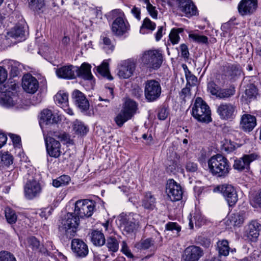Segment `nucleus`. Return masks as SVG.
I'll return each mask as SVG.
<instances>
[{
	"label": "nucleus",
	"mask_w": 261,
	"mask_h": 261,
	"mask_svg": "<svg viewBox=\"0 0 261 261\" xmlns=\"http://www.w3.org/2000/svg\"><path fill=\"white\" fill-rule=\"evenodd\" d=\"M94 203L89 199H82L76 201L74 213H68L62 220L59 230L68 239H71L76 232L80 218L91 217L95 208Z\"/></svg>",
	"instance_id": "nucleus-1"
},
{
	"label": "nucleus",
	"mask_w": 261,
	"mask_h": 261,
	"mask_svg": "<svg viewBox=\"0 0 261 261\" xmlns=\"http://www.w3.org/2000/svg\"><path fill=\"white\" fill-rule=\"evenodd\" d=\"M207 163L210 172L217 177H226L231 169L228 159L220 154L212 156Z\"/></svg>",
	"instance_id": "nucleus-2"
},
{
	"label": "nucleus",
	"mask_w": 261,
	"mask_h": 261,
	"mask_svg": "<svg viewBox=\"0 0 261 261\" xmlns=\"http://www.w3.org/2000/svg\"><path fill=\"white\" fill-rule=\"evenodd\" d=\"M138 103L130 99L125 101L120 112L114 118L117 126L122 127L129 120L132 119L137 113L138 109Z\"/></svg>",
	"instance_id": "nucleus-3"
},
{
	"label": "nucleus",
	"mask_w": 261,
	"mask_h": 261,
	"mask_svg": "<svg viewBox=\"0 0 261 261\" xmlns=\"http://www.w3.org/2000/svg\"><path fill=\"white\" fill-rule=\"evenodd\" d=\"M192 115L200 122L209 123L212 120L210 108L201 97L196 98L192 109Z\"/></svg>",
	"instance_id": "nucleus-4"
},
{
	"label": "nucleus",
	"mask_w": 261,
	"mask_h": 261,
	"mask_svg": "<svg viewBox=\"0 0 261 261\" xmlns=\"http://www.w3.org/2000/svg\"><path fill=\"white\" fill-rule=\"evenodd\" d=\"M26 181L23 187L24 195L26 199L32 200L39 197L42 192L40 183L35 177L33 172L24 176Z\"/></svg>",
	"instance_id": "nucleus-5"
},
{
	"label": "nucleus",
	"mask_w": 261,
	"mask_h": 261,
	"mask_svg": "<svg viewBox=\"0 0 261 261\" xmlns=\"http://www.w3.org/2000/svg\"><path fill=\"white\" fill-rule=\"evenodd\" d=\"M163 54L160 49L145 51L140 59V62L147 68L157 69L163 63Z\"/></svg>",
	"instance_id": "nucleus-6"
},
{
	"label": "nucleus",
	"mask_w": 261,
	"mask_h": 261,
	"mask_svg": "<svg viewBox=\"0 0 261 261\" xmlns=\"http://www.w3.org/2000/svg\"><path fill=\"white\" fill-rule=\"evenodd\" d=\"M162 87L160 82L155 80H148L144 83V95L149 102L159 99L161 95Z\"/></svg>",
	"instance_id": "nucleus-7"
},
{
	"label": "nucleus",
	"mask_w": 261,
	"mask_h": 261,
	"mask_svg": "<svg viewBox=\"0 0 261 261\" xmlns=\"http://www.w3.org/2000/svg\"><path fill=\"white\" fill-rule=\"evenodd\" d=\"M217 112L221 120L231 121L236 118L238 111L236 105L222 102L217 107Z\"/></svg>",
	"instance_id": "nucleus-8"
},
{
	"label": "nucleus",
	"mask_w": 261,
	"mask_h": 261,
	"mask_svg": "<svg viewBox=\"0 0 261 261\" xmlns=\"http://www.w3.org/2000/svg\"><path fill=\"white\" fill-rule=\"evenodd\" d=\"M218 191L222 194L229 207L236 205L238 200L237 192L231 185L224 184L217 187Z\"/></svg>",
	"instance_id": "nucleus-9"
},
{
	"label": "nucleus",
	"mask_w": 261,
	"mask_h": 261,
	"mask_svg": "<svg viewBox=\"0 0 261 261\" xmlns=\"http://www.w3.org/2000/svg\"><path fill=\"white\" fill-rule=\"evenodd\" d=\"M163 238L160 233L156 231L154 236L146 239H141L135 245V247L139 250H146L152 246H161Z\"/></svg>",
	"instance_id": "nucleus-10"
},
{
	"label": "nucleus",
	"mask_w": 261,
	"mask_h": 261,
	"mask_svg": "<svg viewBox=\"0 0 261 261\" xmlns=\"http://www.w3.org/2000/svg\"><path fill=\"white\" fill-rule=\"evenodd\" d=\"M139 216L136 214H130L122 218L121 225L123 231L127 233L136 232L139 227Z\"/></svg>",
	"instance_id": "nucleus-11"
},
{
	"label": "nucleus",
	"mask_w": 261,
	"mask_h": 261,
	"mask_svg": "<svg viewBox=\"0 0 261 261\" xmlns=\"http://www.w3.org/2000/svg\"><path fill=\"white\" fill-rule=\"evenodd\" d=\"M258 155L254 153L244 154L241 158L234 160L233 167L239 171H248L251 163L257 159Z\"/></svg>",
	"instance_id": "nucleus-12"
},
{
	"label": "nucleus",
	"mask_w": 261,
	"mask_h": 261,
	"mask_svg": "<svg viewBox=\"0 0 261 261\" xmlns=\"http://www.w3.org/2000/svg\"><path fill=\"white\" fill-rule=\"evenodd\" d=\"M166 192L172 201L180 200L182 197V190L180 185L173 179H169L167 183Z\"/></svg>",
	"instance_id": "nucleus-13"
},
{
	"label": "nucleus",
	"mask_w": 261,
	"mask_h": 261,
	"mask_svg": "<svg viewBox=\"0 0 261 261\" xmlns=\"http://www.w3.org/2000/svg\"><path fill=\"white\" fill-rule=\"evenodd\" d=\"M0 106L6 108H10L15 106L18 102L19 97L16 91L7 90L0 92Z\"/></svg>",
	"instance_id": "nucleus-14"
},
{
	"label": "nucleus",
	"mask_w": 261,
	"mask_h": 261,
	"mask_svg": "<svg viewBox=\"0 0 261 261\" xmlns=\"http://www.w3.org/2000/svg\"><path fill=\"white\" fill-rule=\"evenodd\" d=\"M136 67L133 60L128 59L122 61L118 65V75L122 79H128L133 75Z\"/></svg>",
	"instance_id": "nucleus-15"
},
{
	"label": "nucleus",
	"mask_w": 261,
	"mask_h": 261,
	"mask_svg": "<svg viewBox=\"0 0 261 261\" xmlns=\"http://www.w3.org/2000/svg\"><path fill=\"white\" fill-rule=\"evenodd\" d=\"M45 143L47 154L51 157L58 158L62 153L60 142L53 137H46Z\"/></svg>",
	"instance_id": "nucleus-16"
},
{
	"label": "nucleus",
	"mask_w": 261,
	"mask_h": 261,
	"mask_svg": "<svg viewBox=\"0 0 261 261\" xmlns=\"http://www.w3.org/2000/svg\"><path fill=\"white\" fill-rule=\"evenodd\" d=\"M57 76L60 79L73 80L77 77V66L73 65L63 66L55 68Z\"/></svg>",
	"instance_id": "nucleus-17"
},
{
	"label": "nucleus",
	"mask_w": 261,
	"mask_h": 261,
	"mask_svg": "<svg viewBox=\"0 0 261 261\" xmlns=\"http://www.w3.org/2000/svg\"><path fill=\"white\" fill-rule=\"evenodd\" d=\"M204 255L203 249L199 246L191 245L186 248L182 255L184 261H199Z\"/></svg>",
	"instance_id": "nucleus-18"
},
{
	"label": "nucleus",
	"mask_w": 261,
	"mask_h": 261,
	"mask_svg": "<svg viewBox=\"0 0 261 261\" xmlns=\"http://www.w3.org/2000/svg\"><path fill=\"white\" fill-rule=\"evenodd\" d=\"M257 7V0H241L238 9L239 13L242 15H250L253 14Z\"/></svg>",
	"instance_id": "nucleus-19"
},
{
	"label": "nucleus",
	"mask_w": 261,
	"mask_h": 261,
	"mask_svg": "<svg viewBox=\"0 0 261 261\" xmlns=\"http://www.w3.org/2000/svg\"><path fill=\"white\" fill-rule=\"evenodd\" d=\"M22 87L26 92L34 94L38 89L39 82L31 74H27L22 79Z\"/></svg>",
	"instance_id": "nucleus-20"
},
{
	"label": "nucleus",
	"mask_w": 261,
	"mask_h": 261,
	"mask_svg": "<svg viewBox=\"0 0 261 261\" xmlns=\"http://www.w3.org/2000/svg\"><path fill=\"white\" fill-rule=\"evenodd\" d=\"M72 98L75 105L81 112H86L89 108V102L85 95L78 90L72 93Z\"/></svg>",
	"instance_id": "nucleus-21"
},
{
	"label": "nucleus",
	"mask_w": 261,
	"mask_h": 261,
	"mask_svg": "<svg viewBox=\"0 0 261 261\" xmlns=\"http://www.w3.org/2000/svg\"><path fill=\"white\" fill-rule=\"evenodd\" d=\"M71 249L75 255L80 257L86 256L89 252L87 244L79 239H74L72 240Z\"/></svg>",
	"instance_id": "nucleus-22"
},
{
	"label": "nucleus",
	"mask_w": 261,
	"mask_h": 261,
	"mask_svg": "<svg viewBox=\"0 0 261 261\" xmlns=\"http://www.w3.org/2000/svg\"><path fill=\"white\" fill-rule=\"evenodd\" d=\"M256 125V117L249 114L245 113L241 117L240 126L245 132H251Z\"/></svg>",
	"instance_id": "nucleus-23"
},
{
	"label": "nucleus",
	"mask_w": 261,
	"mask_h": 261,
	"mask_svg": "<svg viewBox=\"0 0 261 261\" xmlns=\"http://www.w3.org/2000/svg\"><path fill=\"white\" fill-rule=\"evenodd\" d=\"M111 30L113 34L117 36H122L129 30V25L125 18L120 20L114 21Z\"/></svg>",
	"instance_id": "nucleus-24"
},
{
	"label": "nucleus",
	"mask_w": 261,
	"mask_h": 261,
	"mask_svg": "<svg viewBox=\"0 0 261 261\" xmlns=\"http://www.w3.org/2000/svg\"><path fill=\"white\" fill-rule=\"evenodd\" d=\"M189 220V226L190 229L194 228V224L196 226L200 227L205 224L206 220L202 215L201 212L195 210L194 213H190L188 217Z\"/></svg>",
	"instance_id": "nucleus-25"
},
{
	"label": "nucleus",
	"mask_w": 261,
	"mask_h": 261,
	"mask_svg": "<svg viewBox=\"0 0 261 261\" xmlns=\"http://www.w3.org/2000/svg\"><path fill=\"white\" fill-rule=\"evenodd\" d=\"M178 3L180 9L185 13L187 16L189 17L197 14V8L191 0H179Z\"/></svg>",
	"instance_id": "nucleus-26"
},
{
	"label": "nucleus",
	"mask_w": 261,
	"mask_h": 261,
	"mask_svg": "<svg viewBox=\"0 0 261 261\" xmlns=\"http://www.w3.org/2000/svg\"><path fill=\"white\" fill-rule=\"evenodd\" d=\"M224 74L228 79L236 80L242 73L240 66L238 64H228L224 67Z\"/></svg>",
	"instance_id": "nucleus-27"
},
{
	"label": "nucleus",
	"mask_w": 261,
	"mask_h": 261,
	"mask_svg": "<svg viewBox=\"0 0 261 261\" xmlns=\"http://www.w3.org/2000/svg\"><path fill=\"white\" fill-rule=\"evenodd\" d=\"M79 70L77 71V77L82 78L84 80H91L93 78L91 73V65L87 63H83L80 67L77 66Z\"/></svg>",
	"instance_id": "nucleus-28"
},
{
	"label": "nucleus",
	"mask_w": 261,
	"mask_h": 261,
	"mask_svg": "<svg viewBox=\"0 0 261 261\" xmlns=\"http://www.w3.org/2000/svg\"><path fill=\"white\" fill-rule=\"evenodd\" d=\"M216 250L219 258L221 256H228L230 250L228 241L226 239L219 240L217 243Z\"/></svg>",
	"instance_id": "nucleus-29"
},
{
	"label": "nucleus",
	"mask_w": 261,
	"mask_h": 261,
	"mask_svg": "<svg viewBox=\"0 0 261 261\" xmlns=\"http://www.w3.org/2000/svg\"><path fill=\"white\" fill-rule=\"evenodd\" d=\"M260 225L256 221H252L248 226V238L252 241H255L259 236Z\"/></svg>",
	"instance_id": "nucleus-30"
},
{
	"label": "nucleus",
	"mask_w": 261,
	"mask_h": 261,
	"mask_svg": "<svg viewBox=\"0 0 261 261\" xmlns=\"http://www.w3.org/2000/svg\"><path fill=\"white\" fill-rule=\"evenodd\" d=\"M24 27L21 25L17 24L7 33V35L8 37L16 39L24 40Z\"/></svg>",
	"instance_id": "nucleus-31"
},
{
	"label": "nucleus",
	"mask_w": 261,
	"mask_h": 261,
	"mask_svg": "<svg viewBox=\"0 0 261 261\" xmlns=\"http://www.w3.org/2000/svg\"><path fill=\"white\" fill-rule=\"evenodd\" d=\"M96 71L99 75L106 78L109 81H111L113 79V76L110 74L109 68V63L107 60H104L99 66L96 67Z\"/></svg>",
	"instance_id": "nucleus-32"
},
{
	"label": "nucleus",
	"mask_w": 261,
	"mask_h": 261,
	"mask_svg": "<svg viewBox=\"0 0 261 261\" xmlns=\"http://www.w3.org/2000/svg\"><path fill=\"white\" fill-rule=\"evenodd\" d=\"M258 95V89L255 85L249 84L247 86L245 91V98L249 102L257 98Z\"/></svg>",
	"instance_id": "nucleus-33"
},
{
	"label": "nucleus",
	"mask_w": 261,
	"mask_h": 261,
	"mask_svg": "<svg viewBox=\"0 0 261 261\" xmlns=\"http://www.w3.org/2000/svg\"><path fill=\"white\" fill-rule=\"evenodd\" d=\"M53 116L52 112L50 110H43L40 113V123H44L45 124L56 123L57 120L55 117Z\"/></svg>",
	"instance_id": "nucleus-34"
},
{
	"label": "nucleus",
	"mask_w": 261,
	"mask_h": 261,
	"mask_svg": "<svg viewBox=\"0 0 261 261\" xmlns=\"http://www.w3.org/2000/svg\"><path fill=\"white\" fill-rule=\"evenodd\" d=\"M91 241L97 246H101L106 243L104 234L100 231L93 230L91 233Z\"/></svg>",
	"instance_id": "nucleus-35"
},
{
	"label": "nucleus",
	"mask_w": 261,
	"mask_h": 261,
	"mask_svg": "<svg viewBox=\"0 0 261 261\" xmlns=\"http://www.w3.org/2000/svg\"><path fill=\"white\" fill-rule=\"evenodd\" d=\"M29 7L34 12L40 14L43 12L45 4L44 0H28Z\"/></svg>",
	"instance_id": "nucleus-36"
},
{
	"label": "nucleus",
	"mask_w": 261,
	"mask_h": 261,
	"mask_svg": "<svg viewBox=\"0 0 261 261\" xmlns=\"http://www.w3.org/2000/svg\"><path fill=\"white\" fill-rule=\"evenodd\" d=\"M142 205L146 209L153 210L155 206V199L150 192L146 193Z\"/></svg>",
	"instance_id": "nucleus-37"
},
{
	"label": "nucleus",
	"mask_w": 261,
	"mask_h": 261,
	"mask_svg": "<svg viewBox=\"0 0 261 261\" xmlns=\"http://www.w3.org/2000/svg\"><path fill=\"white\" fill-rule=\"evenodd\" d=\"M57 105L61 108H66L68 104V95L65 93H58L54 97Z\"/></svg>",
	"instance_id": "nucleus-38"
},
{
	"label": "nucleus",
	"mask_w": 261,
	"mask_h": 261,
	"mask_svg": "<svg viewBox=\"0 0 261 261\" xmlns=\"http://www.w3.org/2000/svg\"><path fill=\"white\" fill-rule=\"evenodd\" d=\"M235 93V88L232 86H230L228 88H220L219 93L218 94L217 98L226 99L234 95Z\"/></svg>",
	"instance_id": "nucleus-39"
},
{
	"label": "nucleus",
	"mask_w": 261,
	"mask_h": 261,
	"mask_svg": "<svg viewBox=\"0 0 261 261\" xmlns=\"http://www.w3.org/2000/svg\"><path fill=\"white\" fill-rule=\"evenodd\" d=\"M184 32L182 28H173L169 35V40L173 45L179 43L180 38L179 34Z\"/></svg>",
	"instance_id": "nucleus-40"
},
{
	"label": "nucleus",
	"mask_w": 261,
	"mask_h": 261,
	"mask_svg": "<svg viewBox=\"0 0 261 261\" xmlns=\"http://www.w3.org/2000/svg\"><path fill=\"white\" fill-rule=\"evenodd\" d=\"M71 180L70 177L67 175H63L53 180V185L56 188L65 186L69 184Z\"/></svg>",
	"instance_id": "nucleus-41"
},
{
	"label": "nucleus",
	"mask_w": 261,
	"mask_h": 261,
	"mask_svg": "<svg viewBox=\"0 0 261 261\" xmlns=\"http://www.w3.org/2000/svg\"><path fill=\"white\" fill-rule=\"evenodd\" d=\"M9 67L10 68V74L12 77L17 76L20 72V64L18 62L14 60H9L6 61Z\"/></svg>",
	"instance_id": "nucleus-42"
},
{
	"label": "nucleus",
	"mask_w": 261,
	"mask_h": 261,
	"mask_svg": "<svg viewBox=\"0 0 261 261\" xmlns=\"http://www.w3.org/2000/svg\"><path fill=\"white\" fill-rule=\"evenodd\" d=\"M155 27L156 24L154 22L151 21L148 18H145L143 21L140 32L144 34L145 33V29L153 31L155 30Z\"/></svg>",
	"instance_id": "nucleus-43"
},
{
	"label": "nucleus",
	"mask_w": 261,
	"mask_h": 261,
	"mask_svg": "<svg viewBox=\"0 0 261 261\" xmlns=\"http://www.w3.org/2000/svg\"><path fill=\"white\" fill-rule=\"evenodd\" d=\"M13 157L8 152L0 151V163L9 166L13 163Z\"/></svg>",
	"instance_id": "nucleus-44"
},
{
	"label": "nucleus",
	"mask_w": 261,
	"mask_h": 261,
	"mask_svg": "<svg viewBox=\"0 0 261 261\" xmlns=\"http://www.w3.org/2000/svg\"><path fill=\"white\" fill-rule=\"evenodd\" d=\"M230 223L234 226H240L244 222L243 213L241 212L233 214L230 216Z\"/></svg>",
	"instance_id": "nucleus-45"
},
{
	"label": "nucleus",
	"mask_w": 261,
	"mask_h": 261,
	"mask_svg": "<svg viewBox=\"0 0 261 261\" xmlns=\"http://www.w3.org/2000/svg\"><path fill=\"white\" fill-rule=\"evenodd\" d=\"M5 217L8 223L13 224L16 223L17 216L14 210L10 207H6L5 209Z\"/></svg>",
	"instance_id": "nucleus-46"
},
{
	"label": "nucleus",
	"mask_w": 261,
	"mask_h": 261,
	"mask_svg": "<svg viewBox=\"0 0 261 261\" xmlns=\"http://www.w3.org/2000/svg\"><path fill=\"white\" fill-rule=\"evenodd\" d=\"M7 71L4 68L0 66V92H5L7 90V86L5 84L7 79Z\"/></svg>",
	"instance_id": "nucleus-47"
},
{
	"label": "nucleus",
	"mask_w": 261,
	"mask_h": 261,
	"mask_svg": "<svg viewBox=\"0 0 261 261\" xmlns=\"http://www.w3.org/2000/svg\"><path fill=\"white\" fill-rule=\"evenodd\" d=\"M186 67L185 70V76L187 80V86H195L197 82V78L193 75L191 72L188 69L187 65H185Z\"/></svg>",
	"instance_id": "nucleus-48"
},
{
	"label": "nucleus",
	"mask_w": 261,
	"mask_h": 261,
	"mask_svg": "<svg viewBox=\"0 0 261 261\" xmlns=\"http://www.w3.org/2000/svg\"><path fill=\"white\" fill-rule=\"evenodd\" d=\"M106 246L109 251L116 252L119 248V244L115 238L110 237L107 239Z\"/></svg>",
	"instance_id": "nucleus-49"
},
{
	"label": "nucleus",
	"mask_w": 261,
	"mask_h": 261,
	"mask_svg": "<svg viewBox=\"0 0 261 261\" xmlns=\"http://www.w3.org/2000/svg\"><path fill=\"white\" fill-rule=\"evenodd\" d=\"M102 47L106 53H112L114 49V45L111 39L107 37H102Z\"/></svg>",
	"instance_id": "nucleus-50"
},
{
	"label": "nucleus",
	"mask_w": 261,
	"mask_h": 261,
	"mask_svg": "<svg viewBox=\"0 0 261 261\" xmlns=\"http://www.w3.org/2000/svg\"><path fill=\"white\" fill-rule=\"evenodd\" d=\"M189 37L192 39L194 42L206 44L208 42V38L204 35H200L198 34H189Z\"/></svg>",
	"instance_id": "nucleus-51"
},
{
	"label": "nucleus",
	"mask_w": 261,
	"mask_h": 261,
	"mask_svg": "<svg viewBox=\"0 0 261 261\" xmlns=\"http://www.w3.org/2000/svg\"><path fill=\"white\" fill-rule=\"evenodd\" d=\"M109 15L112 19H114V21L120 20L125 18L123 12L119 9L111 11Z\"/></svg>",
	"instance_id": "nucleus-52"
},
{
	"label": "nucleus",
	"mask_w": 261,
	"mask_h": 261,
	"mask_svg": "<svg viewBox=\"0 0 261 261\" xmlns=\"http://www.w3.org/2000/svg\"><path fill=\"white\" fill-rule=\"evenodd\" d=\"M73 129L77 134L82 135H85L88 130V128L82 122L80 121L75 122Z\"/></svg>",
	"instance_id": "nucleus-53"
},
{
	"label": "nucleus",
	"mask_w": 261,
	"mask_h": 261,
	"mask_svg": "<svg viewBox=\"0 0 261 261\" xmlns=\"http://www.w3.org/2000/svg\"><path fill=\"white\" fill-rule=\"evenodd\" d=\"M0 261H17V260L11 252L2 251L0 252Z\"/></svg>",
	"instance_id": "nucleus-54"
},
{
	"label": "nucleus",
	"mask_w": 261,
	"mask_h": 261,
	"mask_svg": "<svg viewBox=\"0 0 261 261\" xmlns=\"http://www.w3.org/2000/svg\"><path fill=\"white\" fill-rule=\"evenodd\" d=\"M207 91L213 95L217 97L220 88L214 82H210L207 84Z\"/></svg>",
	"instance_id": "nucleus-55"
},
{
	"label": "nucleus",
	"mask_w": 261,
	"mask_h": 261,
	"mask_svg": "<svg viewBox=\"0 0 261 261\" xmlns=\"http://www.w3.org/2000/svg\"><path fill=\"white\" fill-rule=\"evenodd\" d=\"M28 243L33 250L38 249L40 246V242L36 237L33 236L30 237L28 239Z\"/></svg>",
	"instance_id": "nucleus-56"
},
{
	"label": "nucleus",
	"mask_w": 261,
	"mask_h": 261,
	"mask_svg": "<svg viewBox=\"0 0 261 261\" xmlns=\"http://www.w3.org/2000/svg\"><path fill=\"white\" fill-rule=\"evenodd\" d=\"M165 227L167 230L175 231L176 233H178L181 230L180 226L175 222H168L166 224Z\"/></svg>",
	"instance_id": "nucleus-57"
},
{
	"label": "nucleus",
	"mask_w": 261,
	"mask_h": 261,
	"mask_svg": "<svg viewBox=\"0 0 261 261\" xmlns=\"http://www.w3.org/2000/svg\"><path fill=\"white\" fill-rule=\"evenodd\" d=\"M51 137L54 138L56 140L58 139L60 141H66L69 139V136L65 132H55L51 134Z\"/></svg>",
	"instance_id": "nucleus-58"
},
{
	"label": "nucleus",
	"mask_w": 261,
	"mask_h": 261,
	"mask_svg": "<svg viewBox=\"0 0 261 261\" xmlns=\"http://www.w3.org/2000/svg\"><path fill=\"white\" fill-rule=\"evenodd\" d=\"M145 3L147 4V10L150 16L153 18H156L158 16V12L155 10V8L150 4L148 0H145Z\"/></svg>",
	"instance_id": "nucleus-59"
},
{
	"label": "nucleus",
	"mask_w": 261,
	"mask_h": 261,
	"mask_svg": "<svg viewBox=\"0 0 261 261\" xmlns=\"http://www.w3.org/2000/svg\"><path fill=\"white\" fill-rule=\"evenodd\" d=\"M53 210L54 209L52 206L42 208L40 210V216L41 217L46 219L51 214Z\"/></svg>",
	"instance_id": "nucleus-60"
},
{
	"label": "nucleus",
	"mask_w": 261,
	"mask_h": 261,
	"mask_svg": "<svg viewBox=\"0 0 261 261\" xmlns=\"http://www.w3.org/2000/svg\"><path fill=\"white\" fill-rule=\"evenodd\" d=\"M179 48L180 49L181 57L184 58L185 60H188L190 55L188 46L186 44L183 43L180 44L179 46Z\"/></svg>",
	"instance_id": "nucleus-61"
},
{
	"label": "nucleus",
	"mask_w": 261,
	"mask_h": 261,
	"mask_svg": "<svg viewBox=\"0 0 261 261\" xmlns=\"http://www.w3.org/2000/svg\"><path fill=\"white\" fill-rule=\"evenodd\" d=\"M186 169L188 172H195L198 170V166L195 163L189 162L186 165Z\"/></svg>",
	"instance_id": "nucleus-62"
},
{
	"label": "nucleus",
	"mask_w": 261,
	"mask_h": 261,
	"mask_svg": "<svg viewBox=\"0 0 261 261\" xmlns=\"http://www.w3.org/2000/svg\"><path fill=\"white\" fill-rule=\"evenodd\" d=\"M9 136L11 139L14 145L15 146L17 147L19 146L20 143L21 142V138L19 136L12 134H10Z\"/></svg>",
	"instance_id": "nucleus-63"
},
{
	"label": "nucleus",
	"mask_w": 261,
	"mask_h": 261,
	"mask_svg": "<svg viewBox=\"0 0 261 261\" xmlns=\"http://www.w3.org/2000/svg\"><path fill=\"white\" fill-rule=\"evenodd\" d=\"M131 12L134 17L140 20L141 19V10L140 8L137 7L136 6H134L132 9L131 10Z\"/></svg>",
	"instance_id": "nucleus-64"
}]
</instances>
